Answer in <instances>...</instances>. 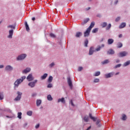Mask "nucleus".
Returning a JSON list of instances; mask_svg holds the SVG:
<instances>
[{
    "label": "nucleus",
    "instance_id": "f257e3e1",
    "mask_svg": "<svg viewBox=\"0 0 130 130\" xmlns=\"http://www.w3.org/2000/svg\"><path fill=\"white\" fill-rule=\"evenodd\" d=\"M95 25V22H92L91 23L90 26L88 28L86 29V31L84 32V37H88L89 35H90V32H91V30H92V28L94 27Z\"/></svg>",
    "mask_w": 130,
    "mask_h": 130
},
{
    "label": "nucleus",
    "instance_id": "f03ea898",
    "mask_svg": "<svg viewBox=\"0 0 130 130\" xmlns=\"http://www.w3.org/2000/svg\"><path fill=\"white\" fill-rule=\"evenodd\" d=\"M26 79V76H22L21 78L17 79L14 83L15 87H18V86H19V84H21L24 80Z\"/></svg>",
    "mask_w": 130,
    "mask_h": 130
},
{
    "label": "nucleus",
    "instance_id": "7ed1b4c3",
    "mask_svg": "<svg viewBox=\"0 0 130 130\" xmlns=\"http://www.w3.org/2000/svg\"><path fill=\"white\" fill-rule=\"evenodd\" d=\"M27 56V55L25 54H22L18 56L17 58V60H22V59H25V58Z\"/></svg>",
    "mask_w": 130,
    "mask_h": 130
},
{
    "label": "nucleus",
    "instance_id": "20e7f679",
    "mask_svg": "<svg viewBox=\"0 0 130 130\" xmlns=\"http://www.w3.org/2000/svg\"><path fill=\"white\" fill-rule=\"evenodd\" d=\"M17 94H18V95L14 100L15 101H19V100H21V97H22V92H20V91H18Z\"/></svg>",
    "mask_w": 130,
    "mask_h": 130
},
{
    "label": "nucleus",
    "instance_id": "39448f33",
    "mask_svg": "<svg viewBox=\"0 0 130 130\" xmlns=\"http://www.w3.org/2000/svg\"><path fill=\"white\" fill-rule=\"evenodd\" d=\"M37 82H38L37 80H35L34 82H30L28 83V86H29V87H30L31 88H34Z\"/></svg>",
    "mask_w": 130,
    "mask_h": 130
},
{
    "label": "nucleus",
    "instance_id": "423d86ee",
    "mask_svg": "<svg viewBox=\"0 0 130 130\" xmlns=\"http://www.w3.org/2000/svg\"><path fill=\"white\" fill-rule=\"evenodd\" d=\"M127 55V52L125 51L121 52L118 54L119 57H123V56H126Z\"/></svg>",
    "mask_w": 130,
    "mask_h": 130
},
{
    "label": "nucleus",
    "instance_id": "0eeeda50",
    "mask_svg": "<svg viewBox=\"0 0 130 130\" xmlns=\"http://www.w3.org/2000/svg\"><path fill=\"white\" fill-rule=\"evenodd\" d=\"M9 35L8 36V38L12 39L13 38V34H14V30L10 29L9 31Z\"/></svg>",
    "mask_w": 130,
    "mask_h": 130
},
{
    "label": "nucleus",
    "instance_id": "6e6552de",
    "mask_svg": "<svg viewBox=\"0 0 130 130\" xmlns=\"http://www.w3.org/2000/svg\"><path fill=\"white\" fill-rule=\"evenodd\" d=\"M28 82H31V81H33L34 80V77L32 76V74H29L26 78Z\"/></svg>",
    "mask_w": 130,
    "mask_h": 130
},
{
    "label": "nucleus",
    "instance_id": "1a4fd4ad",
    "mask_svg": "<svg viewBox=\"0 0 130 130\" xmlns=\"http://www.w3.org/2000/svg\"><path fill=\"white\" fill-rule=\"evenodd\" d=\"M114 74V73L112 72V73L105 74V78H111V77H112Z\"/></svg>",
    "mask_w": 130,
    "mask_h": 130
},
{
    "label": "nucleus",
    "instance_id": "9d476101",
    "mask_svg": "<svg viewBox=\"0 0 130 130\" xmlns=\"http://www.w3.org/2000/svg\"><path fill=\"white\" fill-rule=\"evenodd\" d=\"M94 47H91L89 49V55H92L93 54V53L94 52Z\"/></svg>",
    "mask_w": 130,
    "mask_h": 130
},
{
    "label": "nucleus",
    "instance_id": "9b49d317",
    "mask_svg": "<svg viewBox=\"0 0 130 130\" xmlns=\"http://www.w3.org/2000/svg\"><path fill=\"white\" fill-rule=\"evenodd\" d=\"M68 83L70 87H73V83L72 82V80H71V78H69L68 79Z\"/></svg>",
    "mask_w": 130,
    "mask_h": 130
},
{
    "label": "nucleus",
    "instance_id": "f8f14e48",
    "mask_svg": "<svg viewBox=\"0 0 130 130\" xmlns=\"http://www.w3.org/2000/svg\"><path fill=\"white\" fill-rule=\"evenodd\" d=\"M5 70L6 71H12L13 70V67H12V66L8 65L7 66H6V67L5 68Z\"/></svg>",
    "mask_w": 130,
    "mask_h": 130
},
{
    "label": "nucleus",
    "instance_id": "ddd939ff",
    "mask_svg": "<svg viewBox=\"0 0 130 130\" xmlns=\"http://www.w3.org/2000/svg\"><path fill=\"white\" fill-rule=\"evenodd\" d=\"M30 71H31V69L27 68L26 69H25L24 70H23L22 71L23 74H27V73H29V72H30Z\"/></svg>",
    "mask_w": 130,
    "mask_h": 130
},
{
    "label": "nucleus",
    "instance_id": "4468645a",
    "mask_svg": "<svg viewBox=\"0 0 130 130\" xmlns=\"http://www.w3.org/2000/svg\"><path fill=\"white\" fill-rule=\"evenodd\" d=\"M126 26V23L125 22H122L121 25H119V29H122V28H124Z\"/></svg>",
    "mask_w": 130,
    "mask_h": 130
},
{
    "label": "nucleus",
    "instance_id": "2eb2a0df",
    "mask_svg": "<svg viewBox=\"0 0 130 130\" xmlns=\"http://www.w3.org/2000/svg\"><path fill=\"white\" fill-rule=\"evenodd\" d=\"M114 42V40L113 39H109L108 40V44L110 45V44H112Z\"/></svg>",
    "mask_w": 130,
    "mask_h": 130
},
{
    "label": "nucleus",
    "instance_id": "dca6fc26",
    "mask_svg": "<svg viewBox=\"0 0 130 130\" xmlns=\"http://www.w3.org/2000/svg\"><path fill=\"white\" fill-rule=\"evenodd\" d=\"M114 51L112 50V49H110L107 51V54H114Z\"/></svg>",
    "mask_w": 130,
    "mask_h": 130
},
{
    "label": "nucleus",
    "instance_id": "f3484780",
    "mask_svg": "<svg viewBox=\"0 0 130 130\" xmlns=\"http://www.w3.org/2000/svg\"><path fill=\"white\" fill-rule=\"evenodd\" d=\"M61 102L62 103H65L66 101L64 100V98H62L61 99H59L58 100V103Z\"/></svg>",
    "mask_w": 130,
    "mask_h": 130
},
{
    "label": "nucleus",
    "instance_id": "a211bd4d",
    "mask_svg": "<svg viewBox=\"0 0 130 130\" xmlns=\"http://www.w3.org/2000/svg\"><path fill=\"white\" fill-rule=\"evenodd\" d=\"M104 47V44H102L101 46H98V47L95 49L96 51H99L101 48Z\"/></svg>",
    "mask_w": 130,
    "mask_h": 130
},
{
    "label": "nucleus",
    "instance_id": "6ab92c4d",
    "mask_svg": "<svg viewBox=\"0 0 130 130\" xmlns=\"http://www.w3.org/2000/svg\"><path fill=\"white\" fill-rule=\"evenodd\" d=\"M130 64V60L126 61L125 63L123 64V67H127V66H129Z\"/></svg>",
    "mask_w": 130,
    "mask_h": 130
},
{
    "label": "nucleus",
    "instance_id": "aec40b11",
    "mask_svg": "<svg viewBox=\"0 0 130 130\" xmlns=\"http://www.w3.org/2000/svg\"><path fill=\"white\" fill-rule=\"evenodd\" d=\"M25 27L26 31L28 32V31L30 30V28H29V25H28V23H27V22H25Z\"/></svg>",
    "mask_w": 130,
    "mask_h": 130
},
{
    "label": "nucleus",
    "instance_id": "412c9836",
    "mask_svg": "<svg viewBox=\"0 0 130 130\" xmlns=\"http://www.w3.org/2000/svg\"><path fill=\"white\" fill-rule=\"evenodd\" d=\"M48 74L45 73L43 76H41L42 80H45V79H46V77H47Z\"/></svg>",
    "mask_w": 130,
    "mask_h": 130
},
{
    "label": "nucleus",
    "instance_id": "4be33fe9",
    "mask_svg": "<svg viewBox=\"0 0 130 130\" xmlns=\"http://www.w3.org/2000/svg\"><path fill=\"white\" fill-rule=\"evenodd\" d=\"M52 80H53V77H52V76H49L48 79V83H51L52 82Z\"/></svg>",
    "mask_w": 130,
    "mask_h": 130
},
{
    "label": "nucleus",
    "instance_id": "5701e85b",
    "mask_svg": "<svg viewBox=\"0 0 130 130\" xmlns=\"http://www.w3.org/2000/svg\"><path fill=\"white\" fill-rule=\"evenodd\" d=\"M76 37L79 38L80 36H82V32H77L76 34Z\"/></svg>",
    "mask_w": 130,
    "mask_h": 130
},
{
    "label": "nucleus",
    "instance_id": "b1692460",
    "mask_svg": "<svg viewBox=\"0 0 130 130\" xmlns=\"http://www.w3.org/2000/svg\"><path fill=\"white\" fill-rule=\"evenodd\" d=\"M89 117L91 119H92L94 121H96V119L95 118V117L92 116V114L91 113L89 114Z\"/></svg>",
    "mask_w": 130,
    "mask_h": 130
},
{
    "label": "nucleus",
    "instance_id": "393cba45",
    "mask_svg": "<svg viewBox=\"0 0 130 130\" xmlns=\"http://www.w3.org/2000/svg\"><path fill=\"white\" fill-rule=\"evenodd\" d=\"M18 118L19 119H21L22 118V113L21 112H18V116H17Z\"/></svg>",
    "mask_w": 130,
    "mask_h": 130
},
{
    "label": "nucleus",
    "instance_id": "a878e982",
    "mask_svg": "<svg viewBox=\"0 0 130 130\" xmlns=\"http://www.w3.org/2000/svg\"><path fill=\"white\" fill-rule=\"evenodd\" d=\"M101 26L102 28H105L106 26H107V22H103Z\"/></svg>",
    "mask_w": 130,
    "mask_h": 130
},
{
    "label": "nucleus",
    "instance_id": "bb28decb",
    "mask_svg": "<svg viewBox=\"0 0 130 130\" xmlns=\"http://www.w3.org/2000/svg\"><path fill=\"white\" fill-rule=\"evenodd\" d=\"M47 100H49V101H52V97H51V95L50 94L48 95Z\"/></svg>",
    "mask_w": 130,
    "mask_h": 130
},
{
    "label": "nucleus",
    "instance_id": "cd10ccee",
    "mask_svg": "<svg viewBox=\"0 0 130 130\" xmlns=\"http://www.w3.org/2000/svg\"><path fill=\"white\" fill-rule=\"evenodd\" d=\"M83 119L84 121H85L86 122H88V121H89V117L88 116L84 117Z\"/></svg>",
    "mask_w": 130,
    "mask_h": 130
},
{
    "label": "nucleus",
    "instance_id": "c85d7f7f",
    "mask_svg": "<svg viewBox=\"0 0 130 130\" xmlns=\"http://www.w3.org/2000/svg\"><path fill=\"white\" fill-rule=\"evenodd\" d=\"M7 28H10V29H15L16 27L13 25H9L7 26Z\"/></svg>",
    "mask_w": 130,
    "mask_h": 130
},
{
    "label": "nucleus",
    "instance_id": "c756f323",
    "mask_svg": "<svg viewBox=\"0 0 130 130\" xmlns=\"http://www.w3.org/2000/svg\"><path fill=\"white\" fill-rule=\"evenodd\" d=\"M111 28V24L109 23L108 26L106 28V30H110Z\"/></svg>",
    "mask_w": 130,
    "mask_h": 130
},
{
    "label": "nucleus",
    "instance_id": "7c9ffc66",
    "mask_svg": "<svg viewBox=\"0 0 130 130\" xmlns=\"http://www.w3.org/2000/svg\"><path fill=\"white\" fill-rule=\"evenodd\" d=\"M88 43H89V41L88 40H86L84 42V46H85V47H88Z\"/></svg>",
    "mask_w": 130,
    "mask_h": 130
},
{
    "label": "nucleus",
    "instance_id": "2f4dec72",
    "mask_svg": "<svg viewBox=\"0 0 130 130\" xmlns=\"http://www.w3.org/2000/svg\"><path fill=\"white\" fill-rule=\"evenodd\" d=\"M109 62V60L108 59H106L103 62H102V64H105L106 63H108Z\"/></svg>",
    "mask_w": 130,
    "mask_h": 130
},
{
    "label": "nucleus",
    "instance_id": "473e14b6",
    "mask_svg": "<svg viewBox=\"0 0 130 130\" xmlns=\"http://www.w3.org/2000/svg\"><path fill=\"white\" fill-rule=\"evenodd\" d=\"M90 19L89 18H86V19H85L84 20L83 23H82V25H84V24H86V23H88V22H89V20Z\"/></svg>",
    "mask_w": 130,
    "mask_h": 130
},
{
    "label": "nucleus",
    "instance_id": "72a5a7b5",
    "mask_svg": "<svg viewBox=\"0 0 130 130\" xmlns=\"http://www.w3.org/2000/svg\"><path fill=\"white\" fill-rule=\"evenodd\" d=\"M117 45L118 48H121V47L122 46V43L119 42L117 43Z\"/></svg>",
    "mask_w": 130,
    "mask_h": 130
},
{
    "label": "nucleus",
    "instance_id": "f704fd0d",
    "mask_svg": "<svg viewBox=\"0 0 130 130\" xmlns=\"http://www.w3.org/2000/svg\"><path fill=\"white\" fill-rule=\"evenodd\" d=\"M32 111H27L26 113L27 115H28L29 116H31V115H32Z\"/></svg>",
    "mask_w": 130,
    "mask_h": 130
},
{
    "label": "nucleus",
    "instance_id": "c9c22d12",
    "mask_svg": "<svg viewBox=\"0 0 130 130\" xmlns=\"http://www.w3.org/2000/svg\"><path fill=\"white\" fill-rule=\"evenodd\" d=\"M41 104V100H37V106H39Z\"/></svg>",
    "mask_w": 130,
    "mask_h": 130
},
{
    "label": "nucleus",
    "instance_id": "e433bc0d",
    "mask_svg": "<svg viewBox=\"0 0 130 130\" xmlns=\"http://www.w3.org/2000/svg\"><path fill=\"white\" fill-rule=\"evenodd\" d=\"M92 33H97L98 32V28H95L92 30Z\"/></svg>",
    "mask_w": 130,
    "mask_h": 130
},
{
    "label": "nucleus",
    "instance_id": "4c0bfd02",
    "mask_svg": "<svg viewBox=\"0 0 130 130\" xmlns=\"http://www.w3.org/2000/svg\"><path fill=\"white\" fill-rule=\"evenodd\" d=\"M98 76H100V72H96L94 74L95 77H98Z\"/></svg>",
    "mask_w": 130,
    "mask_h": 130
},
{
    "label": "nucleus",
    "instance_id": "58836bf2",
    "mask_svg": "<svg viewBox=\"0 0 130 130\" xmlns=\"http://www.w3.org/2000/svg\"><path fill=\"white\" fill-rule=\"evenodd\" d=\"M126 115H123L122 118V120H126Z\"/></svg>",
    "mask_w": 130,
    "mask_h": 130
},
{
    "label": "nucleus",
    "instance_id": "ea45409f",
    "mask_svg": "<svg viewBox=\"0 0 130 130\" xmlns=\"http://www.w3.org/2000/svg\"><path fill=\"white\" fill-rule=\"evenodd\" d=\"M120 67H121V64H118L115 66L114 69H117V68H120Z\"/></svg>",
    "mask_w": 130,
    "mask_h": 130
},
{
    "label": "nucleus",
    "instance_id": "a19ab883",
    "mask_svg": "<svg viewBox=\"0 0 130 130\" xmlns=\"http://www.w3.org/2000/svg\"><path fill=\"white\" fill-rule=\"evenodd\" d=\"M4 99V94L0 92V100H3Z\"/></svg>",
    "mask_w": 130,
    "mask_h": 130
},
{
    "label": "nucleus",
    "instance_id": "79ce46f5",
    "mask_svg": "<svg viewBox=\"0 0 130 130\" xmlns=\"http://www.w3.org/2000/svg\"><path fill=\"white\" fill-rule=\"evenodd\" d=\"M50 37H52L53 38H54L55 37V35L53 33L50 34Z\"/></svg>",
    "mask_w": 130,
    "mask_h": 130
},
{
    "label": "nucleus",
    "instance_id": "37998d69",
    "mask_svg": "<svg viewBox=\"0 0 130 130\" xmlns=\"http://www.w3.org/2000/svg\"><path fill=\"white\" fill-rule=\"evenodd\" d=\"M94 83H98L99 82V79L96 78L94 80Z\"/></svg>",
    "mask_w": 130,
    "mask_h": 130
},
{
    "label": "nucleus",
    "instance_id": "c03bdc74",
    "mask_svg": "<svg viewBox=\"0 0 130 130\" xmlns=\"http://www.w3.org/2000/svg\"><path fill=\"white\" fill-rule=\"evenodd\" d=\"M47 88H52V84L50 83L47 85Z\"/></svg>",
    "mask_w": 130,
    "mask_h": 130
},
{
    "label": "nucleus",
    "instance_id": "a18cd8bd",
    "mask_svg": "<svg viewBox=\"0 0 130 130\" xmlns=\"http://www.w3.org/2000/svg\"><path fill=\"white\" fill-rule=\"evenodd\" d=\"M82 70H83V67H80L78 68V72H81V71H82Z\"/></svg>",
    "mask_w": 130,
    "mask_h": 130
},
{
    "label": "nucleus",
    "instance_id": "49530a36",
    "mask_svg": "<svg viewBox=\"0 0 130 130\" xmlns=\"http://www.w3.org/2000/svg\"><path fill=\"white\" fill-rule=\"evenodd\" d=\"M119 20H120V17H118L117 18H116L115 21L118 22V21H119Z\"/></svg>",
    "mask_w": 130,
    "mask_h": 130
},
{
    "label": "nucleus",
    "instance_id": "de8ad7c7",
    "mask_svg": "<svg viewBox=\"0 0 130 130\" xmlns=\"http://www.w3.org/2000/svg\"><path fill=\"white\" fill-rule=\"evenodd\" d=\"M39 126H40V125L39 124H37L36 126H35V128H39Z\"/></svg>",
    "mask_w": 130,
    "mask_h": 130
},
{
    "label": "nucleus",
    "instance_id": "09e8293b",
    "mask_svg": "<svg viewBox=\"0 0 130 130\" xmlns=\"http://www.w3.org/2000/svg\"><path fill=\"white\" fill-rule=\"evenodd\" d=\"M53 66H54V63L52 62L51 63L49 66L51 67V68H52V67H53Z\"/></svg>",
    "mask_w": 130,
    "mask_h": 130
},
{
    "label": "nucleus",
    "instance_id": "8fccbe9b",
    "mask_svg": "<svg viewBox=\"0 0 130 130\" xmlns=\"http://www.w3.org/2000/svg\"><path fill=\"white\" fill-rule=\"evenodd\" d=\"M36 95H37V94L36 93H34L32 94L31 96H32V97H35V96H36Z\"/></svg>",
    "mask_w": 130,
    "mask_h": 130
},
{
    "label": "nucleus",
    "instance_id": "3c124183",
    "mask_svg": "<svg viewBox=\"0 0 130 130\" xmlns=\"http://www.w3.org/2000/svg\"><path fill=\"white\" fill-rule=\"evenodd\" d=\"M71 104L72 106H74V103H73V100H71Z\"/></svg>",
    "mask_w": 130,
    "mask_h": 130
},
{
    "label": "nucleus",
    "instance_id": "603ef678",
    "mask_svg": "<svg viewBox=\"0 0 130 130\" xmlns=\"http://www.w3.org/2000/svg\"><path fill=\"white\" fill-rule=\"evenodd\" d=\"M28 124H27V123H25L24 124H23V126L24 127H26V126H27Z\"/></svg>",
    "mask_w": 130,
    "mask_h": 130
},
{
    "label": "nucleus",
    "instance_id": "864d4df0",
    "mask_svg": "<svg viewBox=\"0 0 130 130\" xmlns=\"http://www.w3.org/2000/svg\"><path fill=\"white\" fill-rule=\"evenodd\" d=\"M99 122H100V120H98L96 122V124H97V125L99 124Z\"/></svg>",
    "mask_w": 130,
    "mask_h": 130
},
{
    "label": "nucleus",
    "instance_id": "5fc2aeb1",
    "mask_svg": "<svg viewBox=\"0 0 130 130\" xmlns=\"http://www.w3.org/2000/svg\"><path fill=\"white\" fill-rule=\"evenodd\" d=\"M90 9H91L90 7H88L87 8L85 9L86 11H89V10H90Z\"/></svg>",
    "mask_w": 130,
    "mask_h": 130
},
{
    "label": "nucleus",
    "instance_id": "6e6d98bb",
    "mask_svg": "<svg viewBox=\"0 0 130 130\" xmlns=\"http://www.w3.org/2000/svg\"><path fill=\"white\" fill-rule=\"evenodd\" d=\"M122 37V35L120 34L119 35V38H121Z\"/></svg>",
    "mask_w": 130,
    "mask_h": 130
},
{
    "label": "nucleus",
    "instance_id": "4d7b16f0",
    "mask_svg": "<svg viewBox=\"0 0 130 130\" xmlns=\"http://www.w3.org/2000/svg\"><path fill=\"white\" fill-rule=\"evenodd\" d=\"M4 68V65H0V69H3Z\"/></svg>",
    "mask_w": 130,
    "mask_h": 130
},
{
    "label": "nucleus",
    "instance_id": "13d9d810",
    "mask_svg": "<svg viewBox=\"0 0 130 130\" xmlns=\"http://www.w3.org/2000/svg\"><path fill=\"white\" fill-rule=\"evenodd\" d=\"M117 3H118V1H116V2H115V5H117Z\"/></svg>",
    "mask_w": 130,
    "mask_h": 130
},
{
    "label": "nucleus",
    "instance_id": "bf43d9fd",
    "mask_svg": "<svg viewBox=\"0 0 130 130\" xmlns=\"http://www.w3.org/2000/svg\"><path fill=\"white\" fill-rule=\"evenodd\" d=\"M6 117H7V118H12V117H10L9 116H6Z\"/></svg>",
    "mask_w": 130,
    "mask_h": 130
},
{
    "label": "nucleus",
    "instance_id": "052dcab7",
    "mask_svg": "<svg viewBox=\"0 0 130 130\" xmlns=\"http://www.w3.org/2000/svg\"><path fill=\"white\" fill-rule=\"evenodd\" d=\"M119 61H120V60L118 59L116 61V62H117V63H118V62H119Z\"/></svg>",
    "mask_w": 130,
    "mask_h": 130
},
{
    "label": "nucleus",
    "instance_id": "680f3d73",
    "mask_svg": "<svg viewBox=\"0 0 130 130\" xmlns=\"http://www.w3.org/2000/svg\"><path fill=\"white\" fill-rule=\"evenodd\" d=\"M32 21H35V17H32Z\"/></svg>",
    "mask_w": 130,
    "mask_h": 130
},
{
    "label": "nucleus",
    "instance_id": "e2e57ef3",
    "mask_svg": "<svg viewBox=\"0 0 130 130\" xmlns=\"http://www.w3.org/2000/svg\"><path fill=\"white\" fill-rule=\"evenodd\" d=\"M90 128H91V126L88 127L87 128L86 130H89V129H90Z\"/></svg>",
    "mask_w": 130,
    "mask_h": 130
},
{
    "label": "nucleus",
    "instance_id": "0e129e2a",
    "mask_svg": "<svg viewBox=\"0 0 130 130\" xmlns=\"http://www.w3.org/2000/svg\"><path fill=\"white\" fill-rule=\"evenodd\" d=\"M119 74V73L118 72V73H116L115 75H118Z\"/></svg>",
    "mask_w": 130,
    "mask_h": 130
},
{
    "label": "nucleus",
    "instance_id": "69168bd1",
    "mask_svg": "<svg viewBox=\"0 0 130 130\" xmlns=\"http://www.w3.org/2000/svg\"><path fill=\"white\" fill-rule=\"evenodd\" d=\"M91 1H92V0H89V2H91Z\"/></svg>",
    "mask_w": 130,
    "mask_h": 130
},
{
    "label": "nucleus",
    "instance_id": "338daca9",
    "mask_svg": "<svg viewBox=\"0 0 130 130\" xmlns=\"http://www.w3.org/2000/svg\"><path fill=\"white\" fill-rule=\"evenodd\" d=\"M98 17H100V16H99V15H98Z\"/></svg>",
    "mask_w": 130,
    "mask_h": 130
}]
</instances>
